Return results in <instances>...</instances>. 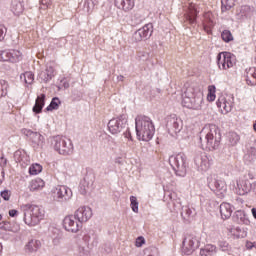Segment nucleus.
I'll return each instance as SVG.
<instances>
[{
	"mask_svg": "<svg viewBox=\"0 0 256 256\" xmlns=\"http://www.w3.org/2000/svg\"><path fill=\"white\" fill-rule=\"evenodd\" d=\"M152 34H153V24H146L133 34V39L135 43H141V41H145L146 39H149V37Z\"/></svg>",
	"mask_w": 256,
	"mask_h": 256,
	"instance_id": "nucleus-10",
	"label": "nucleus"
},
{
	"mask_svg": "<svg viewBox=\"0 0 256 256\" xmlns=\"http://www.w3.org/2000/svg\"><path fill=\"white\" fill-rule=\"evenodd\" d=\"M186 213H187V215H191V209L190 208H186Z\"/></svg>",
	"mask_w": 256,
	"mask_h": 256,
	"instance_id": "nucleus-59",
	"label": "nucleus"
},
{
	"mask_svg": "<svg viewBox=\"0 0 256 256\" xmlns=\"http://www.w3.org/2000/svg\"><path fill=\"white\" fill-rule=\"evenodd\" d=\"M130 207L134 213H139V202L137 201V197H130Z\"/></svg>",
	"mask_w": 256,
	"mask_h": 256,
	"instance_id": "nucleus-34",
	"label": "nucleus"
},
{
	"mask_svg": "<svg viewBox=\"0 0 256 256\" xmlns=\"http://www.w3.org/2000/svg\"><path fill=\"white\" fill-rule=\"evenodd\" d=\"M29 173H30V175H33V166L29 167Z\"/></svg>",
	"mask_w": 256,
	"mask_h": 256,
	"instance_id": "nucleus-58",
	"label": "nucleus"
},
{
	"mask_svg": "<svg viewBox=\"0 0 256 256\" xmlns=\"http://www.w3.org/2000/svg\"><path fill=\"white\" fill-rule=\"evenodd\" d=\"M246 83L251 87L256 85V69L255 68H249V70L247 71Z\"/></svg>",
	"mask_w": 256,
	"mask_h": 256,
	"instance_id": "nucleus-26",
	"label": "nucleus"
},
{
	"mask_svg": "<svg viewBox=\"0 0 256 256\" xmlns=\"http://www.w3.org/2000/svg\"><path fill=\"white\" fill-rule=\"evenodd\" d=\"M92 216L93 212L91 211V208L87 206H81L75 212V217L79 223H86Z\"/></svg>",
	"mask_w": 256,
	"mask_h": 256,
	"instance_id": "nucleus-15",
	"label": "nucleus"
},
{
	"mask_svg": "<svg viewBox=\"0 0 256 256\" xmlns=\"http://www.w3.org/2000/svg\"><path fill=\"white\" fill-rule=\"evenodd\" d=\"M197 247H199V241H197V237L188 235L183 241L182 251L185 255H191V253H193Z\"/></svg>",
	"mask_w": 256,
	"mask_h": 256,
	"instance_id": "nucleus-12",
	"label": "nucleus"
},
{
	"mask_svg": "<svg viewBox=\"0 0 256 256\" xmlns=\"http://www.w3.org/2000/svg\"><path fill=\"white\" fill-rule=\"evenodd\" d=\"M218 245L222 251H230L231 250V245H229V242L225 240H221L218 242Z\"/></svg>",
	"mask_w": 256,
	"mask_h": 256,
	"instance_id": "nucleus-40",
	"label": "nucleus"
},
{
	"mask_svg": "<svg viewBox=\"0 0 256 256\" xmlns=\"http://www.w3.org/2000/svg\"><path fill=\"white\" fill-rule=\"evenodd\" d=\"M43 107H45V94H41L37 97L35 105L33 107L34 113H41Z\"/></svg>",
	"mask_w": 256,
	"mask_h": 256,
	"instance_id": "nucleus-27",
	"label": "nucleus"
},
{
	"mask_svg": "<svg viewBox=\"0 0 256 256\" xmlns=\"http://www.w3.org/2000/svg\"><path fill=\"white\" fill-rule=\"evenodd\" d=\"M194 161L201 171H209L211 169V160L205 154L196 156Z\"/></svg>",
	"mask_w": 256,
	"mask_h": 256,
	"instance_id": "nucleus-17",
	"label": "nucleus"
},
{
	"mask_svg": "<svg viewBox=\"0 0 256 256\" xmlns=\"http://www.w3.org/2000/svg\"><path fill=\"white\" fill-rule=\"evenodd\" d=\"M217 65L220 71H229L237 65V58L231 52H220L217 55Z\"/></svg>",
	"mask_w": 256,
	"mask_h": 256,
	"instance_id": "nucleus-3",
	"label": "nucleus"
},
{
	"mask_svg": "<svg viewBox=\"0 0 256 256\" xmlns=\"http://www.w3.org/2000/svg\"><path fill=\"white\" fill-rule=\"evenodd\" d=\"M216 105L224 115H227V113H231V111H233L235 98L231 95H221L219 96Z\"/></svg>",
	"mask_w": 256,
	"mask_h": 256,
	"instance_id": "nucleus-4",
	"label": "nucleus"
},
{
	"mask_svg": "<svg viewBox=\"0 0 256 256\" xmlns=\"http://www.w3.org/2000/svg\"><path fill=\"white\" fill-rule=\"evenodd\" d=\"M22 133H23V135H26V137H31V135H33V131H31L29 129H23Z\"/></svg>",
	"mask_w": 256,
	"mask_h": 256,
	"instance_id": "nucleus-49",
	"label": "nucleus"
},
{
	"mask_svg": "<svg viewBox=\"0 0 256 256\" xmlns=\"http://www.w3.org/2000/svg\"><path fill=\"white\" fill-rule=\"evenodd\" d=\"M123 136L125 137V139L128 140V143H132L133 142V136L131 135V131L129 130H126L124 133H123Z\"/></svg>",
	"mask_w": 256,
	"mask_h": 256,
	"instance_id": "nucleus-46",
	"label": "nucleus"
},
{
	"mask_svg": "<svg viewBox=\"0 0 256 256\" xmlns=\"http://www.w3.org/2000/svg\"><path fill=\"white\" fill-rule=\"evenodd\" d=\"M1 219H3V216L0 215V221H1Z\"/></svg>",
	"mask_w": 256,
	"mask_h": 256,
	"instance_id": "nucleus-61",
	"label": "nucleus"
},
{
	"mask_svg": "<svg viewBox=\"0 0 256 256\" xmlns=\"http://www.w3.org/2000/svg\"><path fill=\"white\" fill-rule=\"evenodd\" d=\"M246 246H247L248 249H252L253 248V245L251 244V242H247Z\"/></svg>",
	"mask_w": 256,
	"mask_h": 256,
	"instance_id": "nucleus-57",
	"label": "nucleus"
},
{
	"mask_svg": "<svg viewBox=\"0 0 256 256\" xmlns=\"http://www.w3.org/2000/svg\"><path fill=\"white\" fill-rule=\"evenodd\" d=\"M7 36V27L0 24V41H3Z\"/></svg>",
	"mask_w": 256,
	"mask_h": 256,
	"instance_id": "nucleus-41",
	"label": "nucleus"
},
{
	"mask_svg": "<svg viewBox=\"0 0 256 256\" xmlns=\"http://www.w3.org/2000/svg\"><path fill=\"white\" fill-rule=\"evenodd\" d=\"M54 151H57L60 155H69L71 153V144H67L65 138L61 136H55L52 140Z\"/></svg>",
	"mask_w": 256,
	"mask_h": 256,
	"instance_id": "nucleus-7",
	"label": "nucleus"
},
{
	"mask_svg": "<svg viewBox=\"0 0 256 256\" xmlns=\"http://www.w3.org/2000/svg\"><path fill=\"white\" fill-rule=\"evenodd\" d=\"M252 215L254 217V219H256V208H252Z\"/></svg>",
	"mask_w": 256,
	"mask_h": 256,
	"instance_id": "nucleus-55",
	"label": "nucleus"
},
{
	"mask_svg": "<svg viewBox=\"0 0 256 256\" xmlns=\"http://www.w3.org/2000/svg\"><path fill=\"white\" fill-rule=\"evenodd\" d=\"M214 25H215V16L213 15V12L211 11L205 12L203 15L204 31H207V33H209V30Z\"/></svg>",
	"mask_w": 256,
	"mask_h": 256,
	"instance_id": "nucleus-20",
	"label": "nucleus"
},
{
	"mask_svg": "<svg viewBox=\"0 0 256 256\" xmlns=\"http://www.w3.org/2000/svg\"><path fill=\"white\" fill-rule=\"evenodd\" d=\"M136 247H143L145 245V238L143 236H140L136 239L135 242Z\"/></svg>",
	"mask_w": 256,
	"mask_h": 256,
	"instance_id": "nucleus-44",
	"label": "nucleus"
},
{
	"mask_svg": "<svg viewBox=\"0 0 256 256\" xmlns=\"http://www.w3.org/2000/svg\"><path fill=\"white\" fill-rule=\"evenodd\" d=\"M235 7V0H221V11L222 13H227Z\"/></svg>",
	"mask_w": 256,
	"mask_h": 256,
	"instance_id": "nucleus-28",
	"label": "nucleus"
},
{
	"mask_svg": "<svg viewBox=\"0 0 256 256\" xmlns=\"http://www.w3.org/2000/svg\"><path fill=\"white\" fill-rule=\"evenodd\" d=\"M60 105H61V100H59V98H53L50 105L46 107V111H55L59 109Z\"/></svg>",
	"mask_w": 256,
	"mask_h": 256,
	"instance_id": "nucleus-33",
	"label": "nucleus"
},
{
	"mask_svg": "<svg viewBox=\"0 0 256 256\" xmlns=\"http://www.w3.org/2000/svg\"><path fill=\"white\" fill-rule=\"evenodd\" d=\"M35 247H36V248L41 247V241L36 240V241H35Z\"/></svg>",
	"mask_w": 256,
	"mask_h": 256,
	"instance_id": "nucleus-54",
	"label": "nucleus"
},
{
	"mask_svg": "<svg viewBox=\"0 0 256 256\" xmlns=\"http://www.w3.org/2000/svg\"><path fill=\"white\" fill-rule=\"evenodd\" d=\"M20 79L26 83V85H33V72H25L20 76Z\"/></svg>",
	"mask_w": 256,
	"mask_h": 256,
	"instance_id": "nucleus-32",
	"label": "nucleus"
},
{
	"mask_svg": "<svg viewBox=\"0 0 256 256\" xmlns=\"http://www.w3.org/2000/svg\"><path fill=\"white\" fill-rule=\"evenodd\" d=\"M221 38L225 43H230V41H233V34L229 30H224L221 33Z\"/></svg>",
	"mask_w": 256,
	"mask_h": 256,
	"instance_id": "nucleus-35",
	"label": "nucleus"
},
{
	"mask_svg": "<svg viewBox=\"0 0 256 256\" xmlns=\"http://www.w3.org/2000/svg\"><path fill=\"white\" fill-rule=\"evenodd\" d=\"M1 249H2V246H1V244H0V253H1Z\"/></svg>",
	"mask_w": 256,
	"mask_h": 256,
	"instance_id": "nucleus-62",
	"label": "nucleus"
},
{
	"mask_svg": "<svg viewBox=\"0 0 256 256\" xmlns=\"http://www.w3.org/2000/svg\"><path fill=\"white\" fill-rule=\"evenodd\" d=\"M26 251L28 253H33V245H32V242H29L26 247H25Z\"/></svg>",
	"mask_w": 256,
	"mask_h": 256,
	"instance_id": "nucleus-50",
	"label": "nucleus"
},
{
	"mask_svg": "<svg viewBox=\"0 0 256 256\" xmlns=\"http://www.w3.org/2000/svg\"><path fill=\"white\" fill-rule=\"evenodd\" d=\"M33 211L34 225H38V223L45 219V209L40 206H34Z\"/></svg>",
	"mask_w": 256,
	"mask_h": 256,
	"instance_id": "nucleus-24",
	"label": "nucleus"
},
{
	"mask_svg": "<svg viewBox=\"0 0 256 256\" xmlns=\"http://www.w3.org/2000/svg\"><path fill=\"white\" fill-rule=\"evenodd\" d=\"M22 211L24 213V222L26 225H33V205L25 204L22 206Z\"/></svg>",
	"mask_w": 256,
	"mask_h": 256,
	"instance_id": "nucleus-19",
	"label": "nucleus"
},
{
	"mask_svg": "<svg viewBox=\"0 0 256 256\" xmlns=\"http://www.w3.org/2000/svg\"><path fill=\"white\" fill-rule=\"evenodd\" d=\"M169 163L176 173H185V170L187 169L185 154H177L176 156H171L169 158Z\"/></svg>",
	"mask_w": 256,
	"mask_h": 256,
	"instance_id": "nucleus-8",
	"label": "nucleus"
},
{
	"mask_svg": "<svg viewBox=\"0 0 256 256\" xmlns=\"http://www.w3.org/2000/svg\"><path fill=\"white\" fill-rule=\"evenodd\" d=\"M23 60V53L17 49L3 50L0 52V61L19 63Z\"/></svg>",
	"mask_w": 256,
	"mask_h": 256,
	"instance_id": "nucleus-6",
	"label": "nucleus"
},
{
	"mask_svg": "<svg viewBox=\"0 0 256 256\" xmlns=\"http://www.w3.org/2000/svg\"><path fill=\"white\" fill-rule=\"evenodd\" d=\"M41 171H43V166H41V164L36 163L33 165V175H39Z\"/></svg>",
	"mask_w": 256,
	"mask_h": 256,
	"instance_id": "nucleus-43",
	"label": "nucleus"
},
{
	"mask_svg": "<svg viewBox=\"0 0 256 256\" xmlns=\"http://www.w3.org/2000/svg\"><path fill=\"white\" fill-rule=\"evenodd\" d=\"M1 197L4 199V201H9V199L11 198V192L8 190H4L3 192H1Z\"/></svg>",
	"mask_w": 256,
	"mask_h": 256,
	"instance_id": "nucleus-45",
	"label": "nucleus"
},
{
	"mask_svg": "<svg viewBox=\"0 0 256 256\" xmlns=\"http://www.w3.org/2000/svg\"><path fill=\"white\" fill-rule=\"evenodd\" d=\"M5 179V172L3 170H0V185L3 183V180Z\"/></svg>",
	"mask_w": 256,
	"mask_h": 256,
	"instance_id": "nucleus-52",
	"label": "nucleus"
},
{
	"mask_svg": "<svg viewBox=\"0 0 256 256\" xmlns=\"http://www.w3.org/2000/svg\"><path fill=\"white\" fill-rule=\"evenodd\" d=\"M9 215H10V217H15L17 215V210H15V209L10 210Z\"/></svg>",
	"mask_w": 256,
	"mask_h": 256,
	"instance_id": "nucleus-53",
	"label": "nucleus"
},
{
	"mask_svg": "<svg viewBox=\"0 0 256 256\" xmlns=\"http://www.w3.org/2000/svg\"><path fill=\"white\" fill-rule=\"evenodd\" d=\"M23 9V2L21 0H12L10 11H12L14 15H21L23 13Z\"/></svg>",
	"mask_w": 256,
	"mask_h": 256,
	"instance_id": "nucleus-25",
	"label": "nucleus"
},
{
	"mask_svg": "<svg viewBox=\"0 0 256 256\" xmlns=\"http://www.w3.org/2000/svg\"><path fill=\"white\" fill-rule=\"evenodd\" d=\"M240 219L244 225H249L251 223L249 219L245 218V215H243V217H241Z\"/></svg>",
	"mask_w": 256,
	"mask_h": 256,
	"instance_id": "nucleus-51",
	"label": "nucleus"
},
{
	"mask_svg": "<svg viewBox=\"0 0 256 256\" xmlns=\"http://www.w3.org/2000/svg\"><path fill=\"white\" fill-rule=\"evenodd\" d=\"M43 187H45V181L41 178H36L33 183L34 191H39L40 189H43Z\"/></svg>",
	"mask_w": 256,
	"mask_h": 256,
	"instance_id": "nucleus-36",
	"label": "nucleus"
},
{
	"mask_svg": "<svg viewBox=\"0 0 256 256\" xmlns=\"http://www.w3.org/2000/svg\"><path fill=\"white\" fill-rule=\"evenodd\" d=\"M16 161L21 162V159L17 158Z\"/></svg>",
	"mask_w": 256,
	"mask_h": 256,
	"instance_id": "nucleus-60",
	"label": "nucleus"
},
{
	"mask_svg": "<svg viewBox=\"0 0 256 256\" xmlns=\"http://www.w3.org/2000/svg\"><path fill=\"white\" fill-rule=\"evenodd\" d=\"M53 197L58 199V201H68L71 199L73 192L67 186H58L53 190Z\"/></svg>",
	"mask_w": 256,
	"mask_h": 256,
	"instance_id": "nucleus-14",
	"label": "nucleus"
},
{
	"mask_svg": "<svg viewBox=\"0 0 256 256\" xmlns=\"http://www.w3.org/2000/svg\"><path fill=\"white\" fill-rule=\"evenodd\" d=\"M34 140H35V143H37V145H43L44 141H45V137H43V135H41L40 133L38 132H35L34 133Z\"/></svg>",
	"mask_w": 256,
	"mask_h": 256,
	"instance_id": "nucleus-39",
	"label": "nucleus"
},
{
	"mask_svg": "<svg viewBox=\"0 0 256 256\" xmlns=\"http://www.w3.org/2000/svg\"><path fill=\"white\" fill-rule=\"evenodd\" d=\"M135 122L138 141H151L155 135V125L153 124V120L147 116L140 115L136 117Z\"/></svg>",
	"mask_w": 256,
	"mask_h": 256,
	"instance_id": "nucleus-2",
	"label": "nucleus"
},
{
	"mask_svg": "<svg viewBox=\"0 0 256 256\" xmlns=\"http://www.w3.org/2000/svg\"><path fill=\"white\" fill-rule=\"evenodd\" d=\"M228 231H229V233H231V235H234V237H237V239H239V237H241V235L238 234L241 232V228H239V227L229 228Z\"/></svg>",
	"mask_w": 256,
	"mask_h": 256,
	"instance_id": "nucleus-42",
	"label": "nucleus"
},
{
	"mask_svg": "<svg viewBox=\"0 0 256 256\" xmlns=\"http://www.w3.org/2000/svg\"><path fill=\"white\" fill-rule=\"evenodd\" d=\"M240 13L242 17H247L248 19H251V17H253V13H255V10L251 6H242Z\"/></svg>",
	"mask_w": 256,
	"mask_h": 256,
	"instance_id": "nucleus-30",
	"label": "nucleus"
},
{
	"mask_svg": "<svg viewBox=\"0 0 256 256\" xmlns=\"http://www.w3.org/2000/svg\"><path fill=\"white\" fill-rule=\"evenodd\" d=\"M40 3L43 7H51L53 5V0H40Z\"/></svg>",
	"mask_w": 256,
	"mask_h": 256,
	"instance_id": "nucleus-47",
	"label": "nucleus"
},
{
	"mask_svg": "<svg viewBox=\"0 0 256 256\" xmlns=\"http://www.w3.org/2000/svg\"><path fill=\"white\" fill-rule=\"evenodd\" d=\"M215 253H217V247L213 244H208L201 250V254L206 256L213 255Z\"/></svg>",
	"mask_w": 256,
	"mask_h": 256,
	"instance_id": "nucleus-31",
	"label": "nucleus"
},
{
	"mask_svg": "<svg viewBox=\"0 0 256 256\" xmlns=\"http://www.w3.org/2000/svg\"><path fill=\"white\" fill-rule=\"evenodd\" d=\"M63 227L70 233H78L81 229V222L77 221V217L73 215L66 216L63 220Z\"/></svg>",
	"mask_w": 256,
	"mask_h": 256,
	"instance_id": "nucleus-11",
	"label": "nucleus"
},
{
	"mask_svg": "<svg viewBox=\"0 0 256 256\" xmlns=\"http://www.w3.org/2000/svg\"><path fill=\"white\" fill-rule=\"evenodd\" d=\"M205 138L201 142V147L205 151H215L221 145V130L215 124H207L202 129Z\"/></svg>",
	"mask_w": 256,
	"mask_h": 256,
	"instance_id": "nucleus-1",
	"label": "nucleus"
},
{
	"mask_svg": "<svg viewBox=\"0 0 256 256\" xmlns=\"http://www.w3.org/2000/svg\"><path fill=\"white\" fill-rule=\"evenodd\" d=\"M182 105L187 109H194L199 111L203 105V94L200 96H193L190 98H183Z\"/></svg>",
	"mask_w": 256,
	"mask_h": 256,
	"instance_id": "nucleus-13",
	"label": "nucleus"
},
{
	"mask_svg": "<svg viewBox=\"0 0 256 256\" xmlns=\"http://www.w3.org/2000/svg\"><path fill=\"white\" fill-rule=\"evenodd\" d=\"M14 157H21V152L20 151H16L14 154Z\"/></svg>",
	"mask_w": 256,
	"mask_h": 256,
	"instance_id": "nucleus-56",
	"label": "nucleus"
},
{
	"mask_svg": "<svg viewBox=\"0 0 256 256\" xmlns=\"http://www.w3.org/2000/svg\"><path fill=\"white\" fill-rule=\"evenodd\" d=\"M220 215H221V218L224 220L230 219L231 215H233V206H231L227 202H223L220 205Z\"/></svg>",
	"mask_w": 256,
	"mask_h": 256,
	"instance_id": "nucleus-22",
	"label": "nucleus"
},
{
	"mask_svg": "<svg viewBox=\"0 0 256 256\" xmlns=\"http://www.w3.org/2000/svg\"><path fill=\"white\" fill-rule=\"evenodd\" d=\"M214 187H215V191H227V185H225V182L221 181V180H216L214 181Z\"/></svg>",
	"mask_w": 256,
	"mask_h": 256,
	"instance_id": "nucleus-37",
	"label": "nucleus"
},
{
	"mask_svg": "<svg viewBox=\"0 0 256 256\" xmlns=\"http://www.w3.org/2000/svg\"><path fill=\"white\" fill-rule=\"evenodd\" d=\"M54 76H55V68H53V66L51 65H48L46 66L45 71H42L38 77L41 81H43L44 83H47L51 81Z\"/></svg>",
	"mask_w": 256,
	"mask_h": 256,
	"instance_id": "nucleus-21",
	"label": "nucleus"
},
{
	"mask_svg": "<svg viewBox=\"0 0 256 256\" xmlns=\"http://www.w3.org/2000/svg\"><path fill=\"white\" fill-rule=\"evenodd\" d=\"M205 7V4H195L190 3L188 6V11L184 14V19L187 21L190 25H193L195 21H197V15L201 13V9Z\"/></svg>",
	"mask_w": 256,
	"mask_h": 256,
	"instance_id": "nucleus-9",
	"label": "nucleus"
},
{
	"mask_svg": "<svg viewBox=\"0 0 256 256\" xmlns=\"http://www.w3.org/2000/svg\"><path fill=\"white\" fill-rule=\"evenodd\" d=\"M115 6L123 11H131L135 7V1L133 0H115Z\"/></svg>",
	"mask_w": 256,
	"mask_h": 256,
	"instance_id": "nucleus-23",
	"label": "nucleus"
},
{
	"mask_svg": "<svg viewBox=\"0 0 256 256\" xmlns=\"http://www.w3.org/2000/svg\"><path fill=\"white\" fill-rule=\"evenodd\" d=\"M200 95H203V93H201V90L199 89V86H197V84L191 83L186 86V90L184 92V99Z\"/></svg>",
	"mask_w": 256,
	"mask_h": 256,
	"instance_id": "nucleus-18",
	"label": "nucleus"
},
{
	"mask_svg": "<svg viewBox=\"0 0 256 256\" xmlns=\"http://www.w3.org/2000/svg\"><path fill=\"white\" fill-rule=\"evenodd\" d=\"M127 125V114H122L108 122V130L112 135L121 133V129Z\"/></svg>",
	"mask_w": 256,
	"mask_h": 256,
	"instance_id": "nucleus-5",
	"label": "nucleus"
},
{
	"mask_svg": "<svg viewBox=\"0 0 256 256\" xmlns=\"http://www.w3.org/2000/svg\"><path fill=\"white\" fill-rule=\"evenodd\" d=\"M215 93H217L215 85L208 86L207 101H209V103H213V101L217 99V95Z\"/></svg>",
	"mask_w": 256,
	"mask_h": 256,
	"instance_id": "nucleus-29",
	"label": "nucleus"
},
{
	"mask_svg": "<svg viewBox=\"0 0 256 256\" xmlns=\"http://www.w3.org/2000/svg\"><path fill=\"white\" fill-rule=\"evenodd\" d=\"M236 191L238 195H247L251 191V182L247 178H239Z\"/></svg>",
	"mask_w": 256,
	"mask_h": 256,
	"instance_id": "nucleus-16",
	"label": "nucleus"
},
{
	"mask_svg": "<svg viewBox=\"0 0 256 256\" xmlns=\"http://www.w3.org/2000/svg\"><path fill=\"white\" fill-rule=\"evenodd\" d=\"M173 127H174L175 131H179L180 126H179V121L177 120V118L173 119Z\"/></svg>",
	"mask_w": 256,
	"mask_h": 256,
	"instance_id": "nucleus-48",
	"label": "nucleus"
},
{
	"mask_svg": "<svg viewBox=\"0 0 256 256\" xmlns=\"http://www.w3.org/2000/svg\"><path fill=\"white\" fill-rule=\"evenodd\" d=\"M7 87H9V85L5 80L0 82V97H5V95H7Z\"/></svg>",
	"mask_w": 256,
	"mask_h": 256,
	"instance_id": "nucleus-38",
	"label": "nucleus"
}]
</instances>
